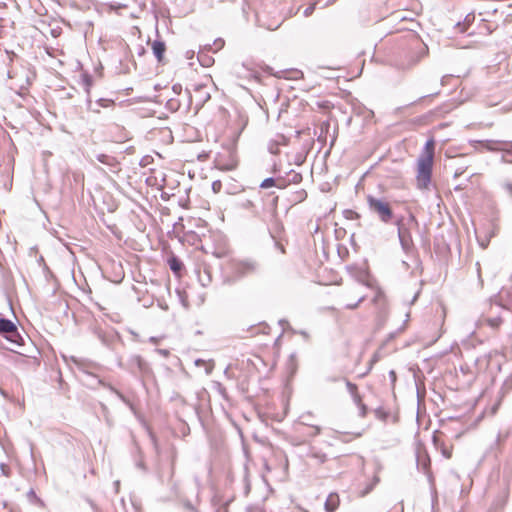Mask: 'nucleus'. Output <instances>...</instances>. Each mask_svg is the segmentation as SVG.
<instances>
[{"label": "nucleus", "instance_id": "obj_1", "mask_svg": "<svg viewBox=\"0 0 512 512\" xmlns=\"http://www.w3.org/2000/svg\"><path fill=\"white\" fill-rule=\"evenodd\" d=\"M424 149V153L417 160L416 184L419 189H428L431 183L434 141L428 140Z\"/></svg>", "mask_w": 512, "mask_h": 512}, {"label": "nucleus", "instance_id": "obj_2", "mask_svg": "<svg viewBox=\"0 0 512 512\" xmlns=\"http://www.w3.org/2000/svg\"><path fill=\"white\" fill-rule=\"evenodd\" d=\"M0 334L4 335V337L15 345H22L23 338L19 334L16 325L5 318L0 317Z\"/></svg>", "mask_w": 512, "mask_h": 512}, {"label": "nucleus", "instance_id": "obj_3", "mask_svg": "<svg viewBox=\"0 0 512 512\" xmlns=\"http://www.w3.org/2000/svg\"><path fill=\"white\" fill-rule=\"evenodd\" d=\"M368 204L371 211L378 214L382 222H388L392 218V211L388 203L373 197L368 198Z\"/></svg>", "mask_w": 512, "mask_h": 512}, {"label": "nucleus", "instance_id": "obj_4", "mask_svg": "<svg viewBox=\"0 0 512 512\" xmlns=\"http://www.w3.org/2000/svg\"><path fill=\"white\" fill-rule=\"evenodd\" d=\"M128 369L135 375L146 377L151 374L148 363L139 355H133L127 362Z\"/></svg>", "mask_w": 512, "mask_h": 512}, {"label": "nucleus", "instance_id": "obj_5", "mask_svg": "<svg viewBox=\"0 0 512 512\" xmlns=\"http://www.w3.org/2000/svg\"><path fill=\"white\" fill-rule=\"evenodd\" d=\"M361 288L362 286L360 284H355L345 293L344 300L347 302V309H356L359 304L365 300L366 295L359 291Z\"/></svg>", "mask_w": 512, "mask_h": 512}, {"label": "nucleus", "instance_id": "obj_6", "mask_svg": "<svg viewBox=\"0 0 512 512\" xmlns=\"http://www.w3.org/2000/svg\"><path fill=\"white\" fill-rule=\"evenodd\" d=\"M347 388H348L349 393L352 396L353 402L359 408V415L361 417H365L367 414V407L362 402L361 396L359 395V393L357 391L356 385L351 382H347Z\"/></svg>", "mask_w": 512, "mask_h": 512}, {"label": "nucleus", "instance_id": "obj_7", "mask_svg": "<svg viewBox=\"0 0 512 512\" xmlns=\"http://www.w3.org/2000/svg\"><path fill=\"white\" fill-rule=\"evenodd\" d=\"M194 92L196 94L197 105L199 107H202L211 98L209 87L205 83L195 84L194 85Z\"/></svg>", "mask_w": 512, "mask_h": 512}, {"label": "nucleus", "instance_id": "obj_8", "mask_svg": "<svg viewBox=\"0 0 512 512\" xmlns=\"http://www.w3.org/2000/svg\"><path fill=\"white\" fill-rule=\"evenodd\" d=\"M490 230L491 226H474L475 236L480 246L483 248H485L488 245L489 239L493 235V233Z\"/></svg>", "mask_w": 512, "mask_h": 512}, {"label": "nucleus", "instance_id": "obj_9", "mask_svg": "<svg viewBox=\"0 0 512 512\" xmlns=\"http://www.w3.org/2000/svg\"><path fill=\"white\" fill-rule=\"evenodd\" d=\"M234 269L239 276H244L256 271L257 264L253 260H242L235 263Z\"/></svg>", "mask_w": 512, "mask_h": 512}, {"label": "nucleus", "instance_id": "obj_10", "mask_svg": "<svg viewBox=\"0 0 512 512\" xmlns=\"http://www.w3.org/2000/svg\"><path fill=\"white\" fill-rule=\"evenodd\" d=\"M82 84H83L85 92L87 93V109L94 113H99L100 112L99 108H94L92 106V101L90 98V90L93 85L92 77L89 74H83L82 75Z\"/></svg>", "mask_w": 512, "mask_h": 512}, {"label": "nucleus", "instance_id": "obj_11", "mask_svg": "<svg viewBox=\"0 0 512 512\" xmlns=\"http://www.w3.org/2000/svg\"><path fill=\"white\" fill-rule=\"evenodd\" d=\"M67 181L71 186L75 188H83L84 186V174L81 171H69L66 176Z\"/></svg>", "mask_w": 512, "mask_h": 512}, {"label": "nucleus", "instance_id": "obj_12", "mask_svg": "<svg viewBox=\"0 0 512 512\" xmlns=\"http://www.w3.org/2000/svg\"><path fill=\"white\" fill-rule=\"evenodd\" d=\"M398 236H399L402 247L405 250H408L411 245V239L409 236L407 226H398Z\"/></svg>", "mask_w": 512, "mask_h": 512}, {"label": "nucleus", "instance_id": "obj_13", "mask_svg": "<svg viewBox=\"0 0 512 512\" xmlns=\"http://www.w3.org/2000/svg\"><path fill=\"white\" fill-rule=\"evenodd\" d=\"M152 51L158 62H161L163 59V55L166 51V45L163 41L155 40L152 43Z\"/></svg>", "mask_w": 512, "mask_h": 512}, {"label": "nucleus", "instance_id": "obj_14", "mask_svg": "<svg viewBox=\"0 0 512 512\" xmlns=\"http://www.w3.org/2000/svg\"><path fill=\"white\" fill-rule=\"evenodd\" d=\"M339 506V497L337 494L331 493L325 501V509L327 512H334Z\"/></svg>", "mask_w": 512, "mask_h": 512}, {"label": "nucleus", "instance_id": "obj_15", "mask_svg": "<svg viewBox=\"0 0 512 512\" xmlns=\"http://www.w3.org/2000/svg\"><path fill=\"white\" fill-rule=\"evenodd\" d=\"M194 364L197 367H204L206 375H209L214 368V364L211 361H206L203 359H196Z\"/></svg>", "mask_w": 512, "mask_h": 512}, {"label": "nucleus", "instance_id": "obj_16", "mask_svg": "<svg viewBox=\"0 0 512 512\" xmlns=\"http://www.w3.org/2000/svg\"><path fill=\"white\" fill-rule=\"evenodd\" d=\"M198 62L203 67H210L214 63V59L204 53L199 52L197 55Z\"/></svg>", "mask_w": 512, "mask_h": 512}, {"label": "nucleus", "instance_id": "obj_17", "mask_svg": "<svg viewBox=\"0 0 512 512\" xmlns=\"http://www.w3.org/2000/svg\"><path fill=\"white\" fill-rule=\"evenodd\" d=\"M485 147L489 151H501L502 152V141L500 140H486Z\"/></svg>", "mask_w": 512, "mask_h": 512}, {"label": "nucleus", "instance_id": "obj_18", "mask_svg": "<svg viewBox=\"0 0 512 512\" xmlns=\"http://www.w3.org/2000/svg\"><path fill=\"white\" fill-rule=\"evenodd\" d=\"M486 323L491 328L496 329L501 324V318L500 317H494V318H482L480 319V324L483 325Z\"/></svg>", "mask_w": 512, "mask_h": 512}, {"label": "nucleus", "instance_id": "obj_19", "mask_svg": "<svg viewBox=\"0 0 512 512\" xmlns=\"http://www.w3.org/2000/svg\"><path fill=\"white\" fill-rule=\"evenodd\" d=\"M180 108V103L176 99H169L166 103V109L171 112H176Z\"/></svg>", "mask_w": 512, "mask_h": 512}, {"label": "nucleus", "instance_id": "obj_20", "mask_svg": "<svg viewBox=\"0 0 512 512\" xmlns=\"http://www.w3.org/2000/svg\"><path fill=\"white\" fill-rule=\"evenodd\" d=\"M96 159L97 161H99L100 163L102 164H106V165H112L113 161H114V158L111 157V156H108L106 154H98L96 155Z\"/></svg>", "mask_w": 512, "mask_h": 512}, {"label": "nucleus", "instance_id": "obj_21", "mask_svg": "<svg viewBox=\"0 0 512 512\" xmlns=\"http://www.w3.org/2000/svg\"><path fill=\"white\" fill-rule=\"evenodd\" d=\"M273 186H276V180L273 177L264 179L260 184V187L263 189H267Z\"/></svg>", "mask_w": 512, "mask_h": 512}, {"label": "nucleus", "instance_id": "obj_22", "mask_svg": "<svg viewBox=\"0 0 512 512\" xmlns=\"http://www.w3.org/2000/svg\"><path fill=\"white\" fill-rule=\"evenodd\" d=\"M372 301L375 304H382V303H384V294H383V292L379 288L375 289V295H374Z\"/></svg>", "mask_w": 512, "mask_h": 512}, {"label": "nucleus", "instance_id": "obj_23", "mask_svg": "<svg viewBox=\"0 0 512 512\" xmlns=\"http://www.w3.org/2000/svg\"><path fill=\"white\" fill-rule=\"evenodd\" d=\"M502 147V152L512 155V141H502Z\"/></svg>", "mask_w": 512, "mask_h": 512}, {"label": "nucleus", "instance_id": "obj_24", "mask_svg": "<svg viewBox=\"0 0 512 512\" xmlns=\"http://www.w3.org/2000/svg\"><path fill=\"white\" fill-rule=\"evenodd\" d=\"M96 104L100 107H108L111 104H113V101L105 98H100L97 100Z\"/></svg>", "mask_w": 512, "mask_h": 512}, {"label": "nucleus", "instance_id": "obj_25", "mask_svg": "<svg viewBox=\"0 0 512 512\" xmlns=\"http://www.w3.org/2000/svg\"><path fill=\"white\" fill-rule=\"evenodd\" d=\"M502 188L503 190L506 192L507 195H509L510 197H512V182H504L502 184Z\"/></svg>", "mask_w": 512, "mask_h": 512}, {"label": "nucleus", "instance_id": "obj_26", "mask_svg": "<svg viewBox=\"0 0 512 512\" xmlns=\"http://www.w3.org/2000/svg\"><path fill=\"white\" fill-rule=\"evenodd\" d=\"M170 268L174 271V272H177L181 269V263L178 262L177 260L173 259L171 262H170Z\"/></svg>", "mask_w": 512, "mask_h": 512}, {"label": "nucleus", "instance_id": "obj_27", "mask_svg": "<svg viewBox=\"0 0 512 512\" xmlns=\"http://www.w3.org/2000/svg\"><path fill=\"white\" fill-rule=\"evenodd\" d=\"M312 456L316 458L320 463H324L326 461V455L323 453L314 452Z\"/></svg>", "mask_w": 512, "mask_h": 512}, {"label": "nucleus", "instance_id": "obj_28", "mask_svg": "<svg viewBox=\"0 0 512 512\" xmlns=\"http://www.w3.org/2000/svg\"><path fill=\"white\" fill-rule=\"evenodd\" d=\"M0 470L4 476L8 477L10 475V468L7 464L1 463Z\"/></svg>", "mask_w": 512, "mask_h": 512}, {"label": "nucleus", "instance_id": "obj_29", "mask_svg": "<svg viewBox=\"0 0 512 512\" xmlns=\"http://www.w3.org/2000/svg\"><path fill=\"white\" fill-rule=\"evenodd\" d=\"M315 6H316V4H315V3L311 4L310 6H308V7L304 10V16H306V17L310 16V15L313 13V11H314Z\"/></svg>", "mask_w": 512, "mask_h": 512}, {"label": "nucleus", "instance_id": "obj_30", "mask_svg": "<svg viewBox=\"0 0 512 512\" xmlns=\"http://www.w3.org/2000/svg\"><path fill=\"white\" fill-rule=\"evenodd\" d=\"M224 40L221 38H218L214 41V46L216 47L214 51H217L221 49L224 46Z\"/></svg>", "mask_w": 512, "mask_h": 512}, {"label": "nucleus", "instance_id": "obj_31", "mask_svg": "<svg viewBox=\"0 0 512 512\" xmlns=\"http://www.w3.org/2000/svg\"><path fill=\"white\" fill-rule=\"evenodd\" d=\"M310 427L312 429L311 430V435L312 436H316V435L320 434L321 428L319 426L310 425Z\"/></svg>", "mask_w": 512, "mask_h": 512}, {"label": "nucleus", "instance_id": "obj_32", "mask_svg": "<svg viewBox=\"0 0 512 512\" xmlns=\"http://www.w3.org/2000/svg\"><path fill=\"white\" fill-rule=\"evenodd\" d=\"M145 52H146L145 48L142 45H139L137 47V55L138 56H143L145 54Z\"/></svg>", "mask_w": 512, "mask_h": 512}, {"label": "nucleus", "instance_id": "obj_33", "mask_svg": "<svg viewBox=\"0 0 512 512\" xmlns=\"http://www.w3.org/2000/svg\"><path fill=\"white\" fill-rule=\"evenodd\" d=\"M194 55H195V52H194L193 50H188V51H186V53H185V57H186L187 59H192V58L194 57Z\"/></svg>", "mask_w": 512, "mask_h": 512}, {"label": "nucleus", "instance_id": "obj_34", "mask_svg": "<svg viewBox=\"0 0 512 512\" xmlns=\"http://www.w3.org/2000/svg\"><path fill=\"white\" fill-rule=\"evenodd\" d=\"M442 454L446 457V458H450L451 457V451H449L448 449L444 448L442 449Z\"/></svg>", "mask_w": 512, "mask_h": 512}, {"label": "nucleus", "instance_id": "obj_35", "mask_svg": "<svg viewBox=\"0 0 512 512\" xmlns=\"http://www.w3.org/2000/svg\"><path fill=\"white\" fill-rule=\"evenodd\" d=\"M157 352L159 354L163 355L164 357H167L169 355V351L168 350L158 349Z\"/></svg>", "mask_w": 512, "mask_h": 512}, {"label": "nucleus", "instance_id": "obj_36", "mask_svg": "<svg viewBox=\"0 0 512 512\" xmlns=\"http://www.w3.org/2000/svg\"><path fill=\"white\" fill-rule=\"evenodd\" d=\"M181 89H182V87L179 84H176V85L173 86V91L175 93H180Z\"/></svg>", "mask_w": 512, "mask_h": 512}, {"label": "nucleus", "instance_id": "obj_37", "mask_svg": "<svg viewBox=\"0 0 512 512\" xmlns=\"http://www.w3.org/2000/svg\"><path fill=\"white\" fill-rule=\"evenodd\" d=\"M301 178H302L301 175L296 173L293 176V182L297 183V182H299L301 180Z\"/></svg>", "mask_w": 512, "mask_h": 512}, {"label": "nucleus", "instance_id": "obj_38", "mask_svg": "<svg viewBox=\"0 0 512 512\" xmlns=\"http://www.w3.org/2000/svg\"><path fill=\"white\" fill-rule=\"evenodd\" d=\"M308 416H309V415H302V416L300 417V419H301V424L309 425V424L307 423V419H306Z\"/></svg>", "mask_w": 512, "mask_h": 512}, {"label": "nucleus", "instance_id": "obj_39", "mask_svg": "<svg viewBox=\"0 0 512 512\" xmlns=\"http://www.w3.org/2000/svg\"><path fill=\"white\" fill-rule=\"evenodd\" d=\"M220 186H221V183L219 181H215L212 184V188L214 191H216L217 188H220Z\"/></svg>", "mask_w": 512, "mask_h": 512}, {"label": "nucleus", "instance_id": "obj_40", "mask_svg": "<svg viewBox=\"0 0 512 512\" xmlns=\"http://www.w3.org/2000/svg\"><path fill=\"white\" fill-rule=\"evenodd\" d=\"M344 232H345V230L342 227L339 229H335V234L337 237H339Z\"/></svg>", "mask_w": 512, "mask_h": 512}, {"label": "nucleus", "instance_id": "obj_41", "mask_svg": "<svg viewBox=\"0 0 512 512\" xmlns=\"http://www.w3.org/2000/svg\"><path fill=\"white\" fill-rule=\"evenodd\" d=\"M290 365L294 369L295 368V356L291 355L290 357Z\"/></svg>", "mask_w": 512, "mask_h": 512}, {"label": "nucleus", "instance_id": "obj_42", "mask_svg": "<svg viewBox=\"0 0 512 512\" xmlns=\"http://www.w3.org/2000/svg\"><path fill=\"white\" fill-rule=\"evenodd\" d=\"M150 342H152V343L156 344V343L158 342V340H157V338H155V337H151V338H150Z\"/></svg>", "mask_w": 512, "mask_h": 512}, {"label": "nucleus", "instance_id": "obj_43", "mask_svg": "<svg viewBox=\"0 0 512 512\" xmlns=\"http://www.w3.org/2000/svg\"><path fill=\"white\" fill-rule=\"evenodd\" d=\"M117 395L122 399V400H125V398L123 397L122 394H120L118 391H116Z\"/></svg>", "mask_w": 512, "mask_h": 512}, {"label": "nucleus", "instance_id": "obj_44", "mask_svg": "<svg viewBox=\"0 0 512 512\" xmlns=\"http://www.w3.org/2000/svg\"><path fill=\"white\" fill-rule=\"evenodd\" d=\"M390 375H391V377H392L393 379H395V372H394V371H391V372H390Z\"/></svg>", "mask_w": 512, "mask_h": 512}, {"label": "nucleus", "instance_id": "obj_45", "mask_svg": "<svg viewBox=\"0 0 512 512\" xmlns=\"http://www.w3.org/2000/svg\"><path fill=\"white\" fill-rule=\"evenodd\" d=\"M323 126H325L326 128H328V127H329V122L324 123V124H323Z\"/></svg>", "mask_w": 512, "mask_h": 512}, {"label": "nucleus", "instance_id": "obj_46", "mask_svg": "<svg viewBox=\"0 0 512 512\" xmlns=\"http://www.w3.org/2000/svg\"><path fill=\"white\" fill-rule=\"evenodd\" d=\"M361 435H362V433H357L355 436L360 437Z\"/></svg>", "mask_w": 512, "mask_h": 512}]
</instances>
